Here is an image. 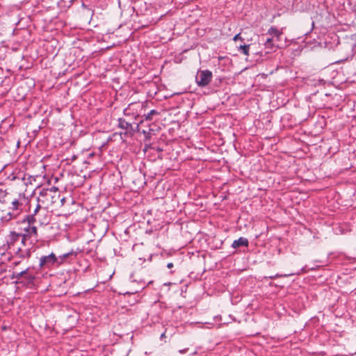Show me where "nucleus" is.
<instances>
[{"instance_id":"4","label":"nucleus","mask_w":356,"mask_h":356,"mask_svg":"<svg viewBox=\"0 0 356 356\" xmlns=\"http://www.w3.org/2000/svg\"><path fill=\"white\" fill-rule=\"evenodd\" d=\"M248 245V240L244 237H240L238 239L234 241L232 247L237 248L241 246L247 247Z\"/></svg>"},{"instance_id":"12","label":"nucleus","mask_w":356,"mask_h":356,"mask_svg":"<svg viewBox=\"0 0 356 356\" xmlns=\"http://www.w3.org/2000/svg\"><path fill=\"white\" fill-rule=\"evenodd\" d=\"M26 232L28 235L31 236H37V227L35 226H29V229H26Z\"/></svg>"},{"instance_id":"10","label":"nucleus","mask_w":356,"mask_h":356,"mask_svg":"<svg viewBox=\"0 0 356 356\" xmlns=\"http://www.w3.org/2000/svg\"><path fill=\"white\" fill-rule=\"evenodd\" d=\"M29 271V268H26V270L22 271V272H19V273H13V275H12V279H17V280H19L21 279L22 277H25V275L27 274Z\"/></svg>"},{"instance_id":"24","label":"nucleus","mask_w":356,"mask_h":356,"mask_svg":"<svg viewBox=\"0 0 356 356\" xmlns=\"http://www.w3.org/2000/svg\"><path fill=\"white\" fill-rule=\"evenodd\" d=\"M301 271L302 272H306L307 270H306V267H303L302 269H301Z\"/></svg>"},{"instance_id":"3","label":"nucleus","mask_w":356,"mask_h":356,"mask_svg":"<svg viewBox=\"0 0 356 356\" xmlns=\"http://www.w3.org/2000/svg\"><path fill=\"white\" fill-rule=\"evenodd\" d=\"M18 216L17 212L9 211L3 213L1 220L2 222H8L11 220L16 218Z\"/></svg>"},{"instance_id":"8","label":"nucleus","mask_w":356,"mask_h":356,"mask_svg":"<svg viewBox=\"0 0 356 356\" xmlns=\"http://www.w3.org/2000/svg\"><path fill=\"white\" fill-rule=\"evenodd\" d=\"M118 126L120 128L125 130H128L131 127V124L122 118L118 120Z\"/></svg>"},{"instance_id":"25","label":"nucleus","mask_w":356,"mask_h":356,"mask_svg":"<svg viewBox=\"0 0 356 356\" xmlns=\"http://www.w3.org/2000/svg\"><path fill=\"white\" fill-rule=\"evenodd\" d=\"M165 337V333H162L161 335V339Z\"/></svg>"},{"instance_id":"13","label":"nucleus","mask_w":356,"mask_h":356,"mask_svg":"<svg viewBox=\"0 0 356 356\" xmlns=\"http://www.w3.org/2000/svg\"><path fill=\"white\" fill-rule=\"evenodd\" d=\"M159 115V112L156 110H151L148 113L145 114L144 117L145 120H152L153 115Z\"/></svg>"},{"instance_id":"19","label":"nucleus","mask_w":356,"mask_h":356,"mask_svg":"<svg viewBox=\"0 0 356 356\" xmlns=\"http://www.w3.org/2000/svg\"><path fill=\"white\" fill-rule=\"evenodd\" d=\"M48 191H49V193H56L58 191V188L55 186H51V188H47Z\"/></svg>"},{"instance_id":"6","label":"nucleus","mask_w":356,"mask_h":356,"mask_svg":"<svg viewBox=\"0 0 356 356\" xmlns=\"http://www.w3.org/2000/svg\"><path fill=\"white\" fill-rule=\"evenodd\" d=\"M282 31L278 30L277 28L274 26H271L266 33V35H270L273 37L277 38V40L280 39V37L282 35Z\"/></svg>"},{"instance_id":"5","label":"nucleus","mask_w":356,"mask_h":356,"mask_svg":"<svg viewBox=\"0 0 356 356\" xmlns=\"http://www.w3.org/2000/svg\"><path fill=\"white\" fill-rule=\"evenodd\" d=\"M76 255V253L74 251V250H72L69 252H67V253H65V254H63L61 255H60L58 258V263L59 264L63 263V261L67 259H69L70 257H75Z\"/></svg>"},{"instance_id":"20","label":"nucleus","mask_w":356,"mask_h":356,"mask_svg":"<svg viewBox=\"0 0 356 356\" xmlns=\"http://www.w3.org/2000/svg\"><path fill=\"white\" fill-rule=\"evenodd\" d=\"M233 40H234V41H236V40H241V41H243V39L241 37L240 33L236 34V35L234 37Z\"/></svg>"},{"instance_id":"7","label":"nucleus","mask_w":356,"mask_h":356,"mask_svg":"<svg viewBox=\"0 0 356 356\" xmlns=\"http://www.w3.org/2000/svg\"><path fill=\"white\" fill-rule=\"evenodd\" d=\"M11 207L10 208L11 211L17 212V213L19 215L20 213V206H22V204L19 203V200L17 199H15L11 202Z\"/></svg>"},{"instance_id":"21","label":"nucleus","mask_w":356,"mask_h":356,"mask_svg":"<svg viewBox=\"0 0 356 356\" xmlns=\"http://www.w3.org/2000/svg\"><path fill=\"white\" fill-rule=\"evenodd\" d=\"M188 350V348L180 350L179 352L181 354L186 353Z\"/></svg>"},{"instance_id":"14","label":"nucleus","mask_w":356,"mask_h":356,"mask_svg":"<svg viewBox=\"0 0 356 356\" xmlns=\"http://www.w3.org/2000/svg\"><path fill=\"white\" fill-rule=\"evenodd\" d=\"M249 49H250L249 44H243V45H240L238 50L243 54L248 56L249 54Z\"/></svg>"},{"instance_id":"27","label":"nucleus","mask_w":356,"mask_h":356,"mask_svg":"<svg viewBox=\"0 0 356 356\" xmlns=\"http://www.w3.org/2000/svg\"><path fill=\"white\" fill-rule=\"evenodd\" d=\"M26 229H29V226L26 228H24V231L26 232Z\"/></svg>"},{"instance_id":"2","label":"nucleus","mask_w":356,"mask_h":356,"mask_svg":"<svg viewBox=\"0 0 356 356\" xmlns=\"http://www.w3.org/2000/svg\"><path fill=\"white\" fill-rule=\"evenodd\" d=\"M56 263H58V258L54 253H51L47 256H43L40 259V266L41 268H49Z\"/></svg>"},{"instance_id":"1","label":"nucleus","mask_w":356,"mask_h":356,"mask_svg":"<svg viewBox=\"0 0 356 356\" xmlns=\"http://www.w3.org/2000/svg\"><path fill=\"white\" fill-rule=\"evenodd\" d=\"M213 77L212 72L208 70H199L195 76V82L200 87H205L209 84Z\"/></svg>"},{"instance_id":"9","label":"nucleus","mask_w":356,"mask_h":356,"mask_svg":"<svg viewBox=\"0 0 356 356\" xmlns=\"http://www.w3.org/2000/svg\"><path fill=\"white\" fill-rule=\"evenodd\" d=\"M24 222H27L29 226L33 225L35 222V216L33 213L27 215L23 220Z\"/></svg>"},{"instance_id":"17","label":"nucleus","mask_w":356,"mask_h":356,"mask_svg":"<svg viewBox=\"0 0 356 356\" xmlns=\"http://www.w3.org/2000/svg\"><path fill=\"white\" fill-rule=\"evenodd\" d=\"M25 278H26V280H27V281H28L29 282H33V280H35V276H34V275H30V274H28V273H27V274L25 275Z\"/></svg>"},{"instance_id":"23","label":"nucleus","mask_w":356,"mask_h":356,"mask_svg":"<svg viewBox=\"0 0 356 356\" xmlns=\"http://www.w3.org/2000/svg\"><path fill=\"white\" fill-rule=\"evenodd\" d=\"M25 238H26L25 235H23V238H22V242L23 243H24Z\"/></svg>"},{"instance_id":"16","label":"nucleus","mask_w":356,"mask_h":356,"mask_svg":"<svg viewBox=\"0 0 356 356\" xmlns=\"http://www.w3.org/2000/svg\"><path fill=\"white\" fill-rule=\"evenodd\" d=\"M11 235V237H12V239L13 241H16V240H18V238L22 236V235L20 234H17L16 232H11L10 234Z\"/></svg>"},{"instance_id":"26","label":"nucleus","mask_w":356,"mask_h":356,"mask_svg":"<svg viewBox=\"0 0 356 356\" xmlns=\"http://www.w3.org/2000/svg\"><path fill=\"white\" fill-rule=\"evenodd\" d=\"M0 202H2V203L5 202V201L3 200H1V199H0Z\"/></svg>"},{"instance_id":"15","label":"nucleus","mask_w":356,"mask_h":356,"mask_svg":"<svg viewBox=\"0 0 356 356\" xmlns=\"http://www.w3.org/2000/svg\"><path fill=\"white\" fill-rule=\"evenodd\" d=\"M40 195L42 197L50 195L49 191L47 188H42L40 192Z\"/></svg>"},{"instance_id":"22","label":"nucleus","mask_w":356,"mask_h":356,"mask_svg":"<svg viewBox=\"0 0 356 356\" xmlns=\"http://www.w3.org/2000/svg\"><path fill=\"white\" fill-rule=\"evenodd\" d=\"M167 267H168V268H172L173 267V264H172V263H171V262H170V263H168V264H167Z\"/></svg>"},{"instance_id":"18","label":"nucleus","mask_w":356,"mask_h":356,"mask_svg":"<svg viewBox=\"0 0 356 356\" xmlns=\"http://www.w3.org/2000/svg\"><path fill=\"white\" fill-rule=\"evenodd\" d=\"M40 208H41V206L40 205L39 203H38L36 207H35V209H34V211H33V214L35 216L38 213V211L40 209Z\"/></svg>"},{"instance_id":"11","label":"nucleus","mask_w":356,"mask_h":356,"mask_svg":"<svg viewBox=\"0 0 356 356\" xmlns=\"http://www.w3.org/2000/svg\"><path fill=\"white\" fill-rule=\"evenodd\" d=\"M265 48L269 50H273L275 47L273 40L271 38H268L264 42Z\"/></svg>"}]
</instances>
